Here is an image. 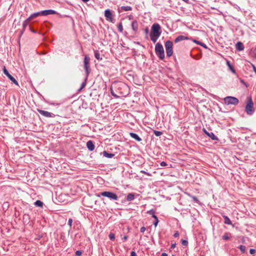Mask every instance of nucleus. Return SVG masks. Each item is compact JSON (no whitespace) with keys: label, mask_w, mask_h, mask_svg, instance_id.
Masks as SVG:
<instances>
[{"label":"nucleus","mask_w":256,"mask_h":256,"mask_svg":"<svg viewBox=\"0 0 256 256\" xmlns=\"http://www.w3.org/2000/svg\"><path fill=\"white\" fill-rule=\"evenodd\" d=\"M116 92L122 96H126L128 94V86L124 82H115L112 84L110 87V92L113 96L116 98L120 97L114 92Z\"/></svg>","instance_id":"obj_1"},{"label":"nucleus","mask_w":256,"mask_h":256,"mask_svg":"<svg viewBox=\"0 0 256 256\" xmlns=\"http://www.w3.org/2000/svg\"><path fill=\"white\" fill-rule=\"evenodd\" d=\"M161 28L158 24L155 23L152 26V32L150 34L151 40L154 42H156L158 38L161 34Z\"/></svg>","instance_id":"obj_2"},{"label":"nucleus","mask_w":256,"mask_h":256,"mask_svg":"<svg viewBox=\"0 0 256 256\" xmlns=\"http://www.w3.org/2000/svg\"><path fill=\"white\" fill-rule=\"evenodd\" d=\"M155 52L156 54L162 60L164 58V52L162 46L160 44L157 43L155 46Z\"/></svg>","instance_id":"obj_3"},{"label":"nucleus","mask_w":256,"mask_h":256,"mask_svg":"<svg viewBox=\"0 0 256 256\" xmlns=\"http://www.w3.org/2000/svg\"><path fill=\"white\" fill-rule=\"evenodd\" d=\"M98 196L100 197L101 196H105L108 198L110 200H116L118 199V196L117 195L110 192H103L99 193Z\"/></svg>","instance_id":"obj_4"},{"label":"nucleus","mask_w":256,"mask_h":256,"mask_svg":"<svg viewBox=\"0 0 256 256\" xmlns=\"http://www.w3.org/2000/svg\"><path fill=\"white\" fill-rule=\"evenodd\" d=\"M90 58L88 56L86 55L84 56V68L86 70V80H87V78L88 77V76L89 75L90 73Z\"/></svg>","instance_id":"obj_5"},{"label":"nucleus","mask_w":256,"mask_h":256,"mask_svg":"<svg viewBox=\"0 0 256 256\" xmlns=\"http://www.w3.org/2000/svg\"><path fill=\"white\" fill-rule=\"evenodd\" d=\"M172 46L173 44L171 41L168 40L165 43L166 56L168 57L171 56L173 54Z\"/></svg>","instance_id":"obj_6"},{"label":"nucleus","mask_w":256,"mask_h":256,"mask_svg":"<svg viewBox=\"0 0 256 256\" xmlns=\"http://www.w3.org/2000/svg\"><path fill=\"white\" fill-rule=\"evenodd\" d=\"M224 103L228 105L233 104L236 105L238 104V100L233 96H226L224 98Z\"/></svg>","instance_id":"obj_7"},{"label":"nucleus","mask_w":256,"mask_h":256,"mask_svg":"<svg viewBox=\"0 0 256 256\" xmlns=\"http://www.w3.org/2000/svg\"><path fill=\"white\" fill-rule=\"evenodd\" d=\"M246 113L249 115L252 114L254 112L253 102L251 98H249L248 102L246 105Z\"/></svg>","instance_id":"obj_8"},{"label":"nucleus","mask_w":256,"mask_h":256,"mask_svg":"<svg viewBox=\"0 0 256 256\" xmlns=\"http://www.w3.org/2000/svg\"><path fill=\"white\" fill-rule=\"evenodd\" d=\"M3 72L4 74H6L12 82H14V84L16 85H18V82L16 81V80L10 74L8 70L6 69L5 67H4L3 68Z\"/></svg>","instance_id":"obj_9"},{"label":"nucleus","mask_w":256,"mask_h":256,"mask_svg":"<svg viewBox=\"0 0 256 256\" xmlns=\"http://www.w3.org/2000/svg\"><path fill=\"white\" fill-rule=\"evenodd\" d=\"M147 213L152 215V218H154L155 219V222H154V226L156 227L158 226V217L155 214L154 211L153 210H151L148 211Z\"/></svg>","instance_id":"obj_10"},{"label":"nucleus","mask_w":256,"mask_h":256,"mask_svg":"<svg viewBox=\"0 0 256 256\" xmlns=\"http://www.w3.org/2000/svg\"><path fill=\"white\" fill-rule=\"evenodd\" d=\"M104 16L108 20L112 22V14L110 10L108 9L104 11Z\"/></svg>","instance_id":"obj_11"},{"label":"nucleus","mask_w":256,"mask_h":256,"mask_svg":"<svg viewBox=\"0 0 256 256\" xmlns=\"http://www.w3.org/2000/svg\"><path fill=\"white\" fill-rule=\"evenodd\" d=\"M56 12L52 10H48L41 11L42 16H46L50 14H56Z\"/></svg>","instance_id":"obj_12"},{"label":"nucleus","mask_w":256,"mask_h":256,"mask_svg":"<svg viewBox=\"0 0 256 256\" xmlns=\"http://www.w3.org/2000/svg\"><path fill=\"white\" fill-rule=\"evenodd\" d=\"M203 132L209 136L212 140H218V138L215 136L213 132H208L205 128L203 129Z\"/></svg>","instance_id":"obj_13"},{"label":"nucleus","mask_w":256,"mask_h":256,"mask_svg":"<svg viewBox=\"0 0 256 256\" xmlns=\"http://www.w3.org/2000/svg\"><path fill=\"white\" fill-rule=\"evenodd\" d=\"M38 112H39V113L40 114H41L42 115L46 117H47V118L52 117V116L53 115L52 114L48 112L45 111V110H38Z\"/></svg>","instance_id":"obj_14"},{"label":"nucleus","mask_w":256,"mask_h":256,"mask_svg":"<svg viewBox=\"0 0 256 256\" xmlns=\"http://www.w3.org/2000/svg\"><path fill=\"white\" fill-rule=\"evenodd\" d=\"M86 146L90 151L94 150L95 148L94 145L92 140H89L86 142Z\"/></svg>","instance_id":"obj_15"},{"label":"nucleus","mask_w":256,"mask_h":256,"mask_svg":"<svg viewBox=\"0 0 256 256\" xmlns=\"http://www.w3.org/2000/svg\"><path fill=\"white\" fill-rule=\"evenodd\" d=\"M132 30L136 32L138 30V22L136 20H134L132 22Z\"/></svg>","instance_id":"obj_16"},{"label":"nucleus","mask_w":256,"mask_h":256,"mask_svg":"<svg viewBox=\"0 0 256 256\" xmlns=\"http://www.w3.org/2000/svg\"><path fill=\"white\" fill-rule=\"evenodd\" d=\"M188 40V38L186 36H178L174 40V42L176 43H177L179 42L184 40Z\"/></svg>","instance_id":"obj_17"},{"label":"nucleus","mask_w":256,"mask_h":256,"mask_svg":"<svg viewBox=\"0 0 256 256\" xmlns=\"http://www.w3.org/2000/svg\"><path fill=\"white\" fill-rule=\"evenodd\" d=\"M236 49L238 51H241L244 50V46L242 42H238L236 44Z\"/></svg>","instance_id":"obj_18"},{"label":"nucleus","mask_w":256,"mask_h":256,"mask_svg":"<svg viewBox=\"0 0 256 256\" xmlns=\"http://www.w3.org/2000/svg\"><path fill=\"white\" fill-rule=\"evenodd\" d=\"M42 16L41 12H37L32 14L30 17L27 18V21L30 20L32 18H36L38 16Z\"/></svg>","instance_id":"obj_19"},{"label":"nucleus","mask_w":256,"mask_h":256,"mask_svg":"<svg viewBox=\"0 0 256 256\" xmlns=\"http://www.w3.org/2000/svg\"><path fill=\"white\" fill-rule=\"evenodd\" d=\"M130 134L132 138L136 140L138 142H140L142 140L141 138H140V137L137 134L133 132H130Z\"/></svg>","instance_id":"obj_20"},{"label":"nucleus","mask_w":256,"mask_h":256,"mask_svg":"<svg viewBox=\"0 0 256 256\" xmlns=\"http://www.w3.org/2000/svg\"><path fill=\"white\" fill-rule=\"evenodd\" d=\"M104 156L108 158H112L114 154L111 153H108L106 151L103 152Z\"/></svg>","instance_id":"obj_21"},{"label":"nucleus","mask_w":256,"mask_h":256,"mask_svg":"<svg viewBox=\"0 0 256 256\" xmlns=\"http://www.w3.org/2000/svg\"><path fill=\"white\" fill-rule=\"evenodd\" d=\"M120 9L124 11H130L132 10V8L130 6H122Z\"/></svg>","instance_id":"obj_22"},{"label":"nucleus","mask_w":256,"mask_h":256,"mask_svg":"<svg viewBox=\"0 0 256 256\" xmlns=\"http://www.w3.org/2000/svg\"><path fill=\"white\" fill-rule=\"evenodd\" d=\"M134 194L132 193H130L128 194L126 200L128 201H132L134 199Z\"/></svg>","instance_id":"obj_23"},{"label":"nucleus","mask_w":256,"mask_h":256,"mask_svg":"<svg viewBox=\"0 0 256 256\" xmlns=\"http://www.w3.org/2000/svg\"><path fill=\"white\" fill-rule=\"evenodd\" d=\"M193 42H194V43H196V44H198V45H200V46H202V47H204V48H207V46H206V44H204V43H202V42H199V41L196 40H193Z\"/></svg>","instance_id":"obj_24"},{"label":"nucleus","mask_w":256,"mask_h":256,"mask_svg":"<svg viewBox=\"0 0 256 256\" xmlns=\"http://www.w3.org/2000/svg\"><path fill=\"white\" fill-rule=\"evenodd\" d=\"M224 223L228 224H232V222L227 216H224Z\"/></svg>","instance_id":"obj_25"},{"label":"nucleus","mask_w":256,"mask_h":256,"mask_svg":"<svg viewBox=\"0 0 256 256\" xmlns=\"http://www.w3.org/2000/svg\"><path fill=\"white\" fill-rule=\"evenodd\" d=\"M34 204L36 206H38V207H42L44 204L43 202L40 201V200H37L35 202H34Z\"/></svg>","instance_id":"obj_26"},{"label":"nucleus","mask_w":256,"mask_h":256,"mask_svg":"<svg viewBox=\"0 0 256 256\" xmlns=\"http://www.w3.org/2000/svg\"><path fill=\"white\" fill-rule=\"evenodd\" d=\"M94 56H95V58L98 60H102V58H100V54L98 50H95L94 51Z\"/></svg>","instance_id":"obj_27"},{"label":"nucleus","mask_w":256,"mask_h":256,"mask_svg":"<svg viewBox=\"0 0 256 256\" xmlns=\"http://www.w3.org/2000/svg\"><path fill=\"white\" fill-rule=\"evenodd\" d=\"M118 29L120 32H123V26L122 22L119 23L118 25Z\"/></svg>","instance_id":"obj_28"},{"label":"nucleus","mask_w":256,"mask_h":256,"mask_svg":"<svg viewBox=\"0 0 256 256\" xmlns=\"http://www.w3.org/2000/svg\"><path fill=\"white\" fill-rule=\"evenodd\" d=\"M227 64L229 68H230V70H231V71L233 72V73H235V70H234V68H233V67L230 64V62H227Z\"/></svg>","instance_id":"obj_29"},{"label":"nucleus","mask_w":256,"mask_h":256,"mask_svg":"<svg viewBox=\"0 0 256 256\" xmlns=\"http://www.w3.org/2000/svg\"><path fill=\"white\" fill-rule=\"evenodd\" d=\"M222 238L223 240H229L230 237L228 236V233L224 234L222 236Z\"/></svg>","instance_id":"obj_30"},{"label":"nucleus","mask_w":256,"mask_h":256,"mask_svg":"<svg viewBox=\"0 0 256 256\" xmlns=\"http://www.w3.org/2000/svg\"><path fill=\"white\" fill-rule=\"evenodd\" d=\"M239 248L240 250V251L242 252V253L244 252L246 250V246H244L240 245L239 246Z\"/></svg>","instance_id":"obj_31"},{"label":"nucleus","mask_w":256,"mask_h":256,"mask_svg":"<svg viewBox=\"0 0 256 256\" xmlns=\"http://www.w3.org/2000/svg\"><path fill=\"white\" fill-rule=\"evenodd\" d=\"M154 133L157 136H161L162 134V132L157 131V130H154Z\"/></svg>","instance_id":"obj_32"},{"label":"nucleus","mask_w":256,"mask_h":256,"mask_svg":"<svg viewBox=\"0 0 256 256\" xmlns=\"http://www.w3.org/2000/svg\"><path fill=\"white\" fill-rule=\"evenodd\" d=\"M109 238H110V240H114V239H115L114 234L112 232L110 233L109 234Z\"/></svg>","instance_id":"obj_33"},{"label":"nucleus","mask_w":256,"mask_h":256,"mask_svg":"<svg viewBox=\"0 0 256 256\" xmlns=\"http://www.w3.org/2000/svg\"><path fill=\"white\" fill-rule=\"evenodd\" d=\"M182 244L183 246H187V245H188V241H187V240H182Z\"/></svg>","instance_id":"obj_34"},{"label":"nucleus","mask_w":256,"mask_h":256,"mask_svg":"<svg viewBox=\"0 0 256 256\" xmlns=\"http://www.w3.org/2000/svg\"><path fill=\"white\" fill-rule=\"evenodd\" d=\"M72 222V218H69L68 220V224L70 228H71Z\"/></svg>","instance_id":"obj_35"},{"label":"nucleus","mask_w":256,"mask_h":256,"mask_svg":"<svg viewBox=\"0 0 256 256\" xmlns=\"http://www.w3.org/2000/svg\"><path fill=\"white\" fill-rule=\"evenodd\" d=\"M30 20H28V21H27V19H26V20L24 22V23H23V26H24V27H26V26L28 24V23H29V22H30Z\"/></svg>","instance_id":"obj_36"},{"label":"nucleus","mask_w":256,"mask_h":256,"mask_svg":"<svg viewBox=\"0 0 256 256\" xmlns=\"http://www.w3.org/2000/svg\"><path fill=\"white\" fill-rule=\"evenodd\" d=\"M82 252L80 250H77L76 252V256H80L82 255Z\"/></svg>","instance_id":"obj_37"},{"label":"nucleus","mask_w":256,"mask_h":256,"mask_svg":"<svg viewBox=\"0 0 256 256\" xmlns=\"http://www.w3.org/2000/svg\"><path fill=\"white\" fill-rule=\"evenodd\" d=\"M85 86H86V82H83L81 84V86L80 89V90H82V88H84L85 87Z\"/></svg>","instance_id":"obj_38"},{"label":"nucleus","mask_w":256,"mask_h":256,"mask_svg":"<svg viewBox=\"0 0 256 256\" xmlns=\"http://www.w3.org/2000/svg\"><path fill=\"white\" fill-rule=\"evenodd\" d=\"M192 200H193L195 202H198V198H197L196 196H192Z\"/></svg>","instance_id":"obj_39"},{"label":"nucleus","mask_w":256,"mask_h":256,"mask_svg":"<svg viewBox=\"0 0 256 256\" xmlns=\"http://www.w3.org/2000/svg\"><path fill=\"white\" fill-rule=\"evenodd\" d=\"M256 252V250L254 249H250V253L251 254H255Z\"/></svg>","instance_id":"obj_40"},{"label":"nucleus","mask_w":256,"mask_h":256,"mask_svg":"<svg viewBox=\"0 0 256 256\" xmlns=\"http://www.w3.org/2000/svg\"><path fill=\"white\" fill-rule=\"evenodd\" d=\"M160 165L162 166H167V164L164 162H160Z\"/></svg>","instance_id":"obj_41"},{"label":"nucleus","mask_w":256,"mask_h":256,"mask_svg":"<svg viewBox=\"0 0 256 256\" xmlns=\"http://www.w3.org/2000/svg\"><path fill=\"white\" fill-rule=\"evenodd\" d=\"M146 230V228H145V227H144V226H143V227H142V228H140V232H141L144 233V232H145Z\"/></svg>","instance_id":"obj_42"},{"label":"nucleus","mask_w":256,"mask_h":256,"mask_svg":"<svg viewBox=\"0 0 256 256\" xmlns=\"http://www.w3.org/2000/svg\"><path fill=\"white\" fill-rule=\"evenodd\" d=\"M179 234H179V232H176L174 234V238H177V237H178V236H179Z\"/></svg>","instance_id":"obj_43"},{"label":"nucleus","mask_w":256,"mask_h":256,"mask_svg":"<svg viewBox=\"0 0 256 256\" xmlns=\"http://www.w3.org/2000/svg\"><path fill=\"white\" fill-rule=\"evenodd\" d=\"M130 256H136V254L134 252L132 251L130 253Z\"/></svg>","instance_id":"obj_44"},{"label":"nucleus","mask_w":256,"mask_h":256,"mask_svg":"<svg viewBox=\"0 0 256 256\" xmlns=\"http://www.w3.org/2000/svg\"><path fill=\"white\" fill-rule=\"evenodd\" d=\"M176 246V244H172L171 245L170 248H171L172 249H174V248H175Z\"/></svg>","instance_id":"obj_45"},{"label":"nucleus","mask_w":256,"mask_h":256,"mask_svg":"<svg viewBox=\"0 0 256 256\" xmlns=\"http://www.w3.org/2000/svg\"><path fill=\"white\" fill-rule=\"evenodd\" d=\"M240 82L243 84L244 85H245L246 87L248 86L247 84H246V83L244 81V80H240Z\"/></svg>","instance_id":"obj_46"},{"label":"nucleus","mask_w":256,"mask_h":256,"mask_svg":"<svg viewBox=\"0 0 256 256\" xmlns=\"http://www.w3.org/2000/svg\"><path fill=\"white\" fill-rule=\"evenodd\" d=\"M128 236H124L122 238V240H123L124 242L126 241V240H127V239H128Z\"/></svg>","instance_id":"obj_47"},{"label":"nucleus","mask_w":256,"mask_h":256,"mask_svg":"<svg viewBox=\"0 0 256 256\" xmlns=\"http://www.w3.org/2000/svg\"><path fill=\"white\" fill-rule=\"evenodd\" d=\"M252 68L254 72L256 74V67L254 64H252Z\"/></svg>","instance_id":"obj_48"},{"label":"nucleus","mask_w":256,"mask_h":256,"mask_svg":"<svg viewBox=\"0 0 256 256\" xmlns=\"http://www.w3.org/2000/svg\"><path fill=\"white\" fill-rule=\"evenodd\" d=\"M162 256H168V254L164 252L162 254Z\"/></svg>","instance_id":"obj_49"},{"label":"nucleus","mask_w":256,"mask_h":256,"mask_svg":"<svg viewBox=\"0 0 256 256\" xmlns=\"http://www.w3.org/2000/svg\"><path fill=\"white\" fill-rule=\"evenodd\" d=\"M141 172H142L143 174H147V173L145 171H144V170H142Z\"/></svg>","instance_id":"obj_50"},{"label":"nucleus","mask_w":256,"mask_h":256,"mask_svg":"<svg viewBox=\"0 0 256 256\" xmlns=\"http://www.w3.org/2000/svg\"><path fill=\"white\" fill-rule=\"evenodd\" d=\"M82 2H88V1H89V0H82Z\"/></svg>","instance_id":"obj_51"},{"label":"nucleus","mask_w":256,"mask_h":256,"mask_svg":"<svg viewBox=\"0 0 256 256\" xmlns=\"http://www.w3.org/2000/svg\"><path fill=\"white\" fill-rule=\"evenodd\" d=\"M146 33H148V30L147 28L146 30Z\"/></svg>","instance_id":"obj_52"},{"label":"nucleus","mask_w":256,"mask_h":256,"mask_svg":"<svg viewBox=\"0 0 256 256\" xmlns=\"http://www.w3.org/2000/svg\"><path fill=\"white\" fill-rule=\"evenodd\" d=\"M254 56H256V51H255V52H254Z\"/></svg>","instance_id":"obj_53"},{"label":"nucleus","mask_w":256,"mask_h":256,"mask_svg":"<svg viewBox=\"0 0 256 256\" xmlns=\"http://www.w3.org/2000/svg\"><path fill=\"white\" fill-rule=\"evenodd\" d=\"M132 18V16H130L129 18L131 19Z\"/></svg>","instance_id":"obj_54"},{"label":"nucleus","mask_w":256,"mask_h":256,"mask_svg":"<svg viewBox=\"0 0 256 256\" xmlns=\"http://www.w3.org/2000/svg\"><path fill=\"white\" fill-rule=\"evenodd\" d=\"M172 256H174V255H172Z\"/></svg>","instance_id":"obj_55"}]
</instances>
